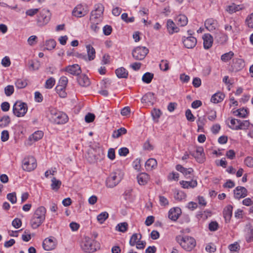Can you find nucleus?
<instances>
[{
    "instance_id": "3",
    "label": "nucleus",
    "mask_w": 253,
    "mask_h": 253,
    "mask_svg": "<svg viewBox=\"0 0 253 253\" xmlns=\"http://www.w3.org/2000/svg\"><path fill=\"white\" fill-rule=\"evenodd\" d=\"M124 176L123 172L117 169L110 174L106 181V185L108 188H113L119 184Z\"/></svg>"
},
{
    "instance_id": "15",
    "label": "nucleus",
    "mask_w": 253,
    "mask_h": 253,
    "mask_svg": "<svg viewBox=\"0 0 253 253\" xmlns=\"http://www.w3.org/2000/svg\"><path fill=\"white\" fill-rule=\"evenodd\" d=\"M85 5L82 4L77 5L73 9V15L77 17H81L87 13V10L84 8Z\"/></svg>"
},
{
    "instance_id": "49",
    "label": "nucleus",
    "mask_w": 253,
    "mask_h": 253,
    "mask_svg": "<svg viewBox=\"0 0 253 253\" xmlns=\"http://www.w3.org/2000/svg\"><path fill=\"white\" fill-rule=\"evenodd\" d=\"M65 88H66L59 86H56L55 88L56 91L61 97L64 98L66 97V93L65 92Z\"/></svg>"
},
{
    "instance_id": "21",
    "label": "nucleus",
    "mask_w": 253,
    "mask_h": 253,
    "mask_svg": "<svg viewBox=\"0 0 253 253\" xmlns=\"http://www.w3.org/2000/svg\"><path fill=\"white\" fill-rule=\"evenodd\" d=\"M167 28L168 33L170 35L178 33L179 31V28L175 25V23L171 19H169L167 21Z\"/></svg>"
},
{
    "instance_id": "60",
    "label": "nucleus",
    "mask_w": 253,
    "mask_h": 253,
    "mask_svg": "<svg viewBox=\"0 0 253 253\" xmlns=\"http://www.w3.org/2000/svg\"><path fill=\"white\" fill-rule=\"evenodd\" d=\"M1 65L4 67H9L11 64L10 58L8 56H5L1 60Z\"/></svg>"
},
{
    "instance_id": "29",
    "label": "nucleus",
    "mask_w": 253,
    "mask_h": 253,
    "mask_svg": "<svg viewBox=\"0 0 253 253\" xmlns=\"http://www.w3.org/2000/svg\"><path fill=\"white\" fill-rule=\"evenodd\" d=\"M180 184L183 188H194L197 186V182L196 180H192L190 181L182 180Z\"/></svg>"
},
{
    "instance_id": "61",
    "label": "nucleus",
    "mask_w": 253,
    "mask_h": 253,
    "mask_svg": "<svg viewBox=\"0 0 253 253\" xmlns=\"http://www.w3.org/2000/svg\"><path fill=\"white\" fill-rule=\"evenodd\" d=\"M218 224L216 221L211 222L209 225V230L211 231H214L217 230Z\"/></svg>"
},
{
    "instance_id": "17",
    "label": "nucleus",
    "mask_w": 253,
    "mask_h": 253,
    "mask_svg": "<svg viewBox=\"0 0 253 253\" xmlns=\"http://www.w3.org/2000/svg\"><path fill=\"white\" fill-rule=\"evenodd\" d=\"M234 195L236 199L243 198L247 195V190L244 187L238 186L234 190Z\"/></svg>"
},
{
    "instance_id": "11",
    "label": "nucleus",
    "mask_w": 253,
    "mask_h": 253,
    "mask_svg": "<svg viewBox=\"0 0 253 253\" xmlns=\"http://www.w3.org/2000/svg\"><path fill=\"white\" fill-rule=\"evenodd\" d=\"M36 160L33 157L29 156L24 159L22 168L24 170L31 171L36 169Z\"/></svg>"
},
{
    "instance_id": "7",
    "label": "nucleus",
    "mask_w": 253,
    "mask_h": 253,
    "mask_svg": "<svg viewBox=\"0 0 253 253\" xmlns=\"http://www.w3.org/2000/svg\"><path fill=\"white\" fill-rule=\"evenodd\" d=\"M50 119L57 124H64L68 121V117L66 114L55 109H51L50 111Z\"/></svg>"
},
{
    "instance_id": "10",
    "label": "nucleus",
    "mask_w": 253,
    "mask_h": 253,
    "mask_svg": "<svg viewBox=\"0 0 253 253\" xmlns=\"http://www.w3.org/2000/svg\"><path fill=\"white\" fill-rule=\"evenodd\" d=\"M141 235L140 234L134 233L130 237L129 244L130 246H134L137 249H143L146 245V242L143 241H141Z\"/></svg>"
},
{
    "instance_id": "52",
    "label": "nucleus",
    "mask_w": 253,
    "mask_h": 253,
    "mask_svg": "<svg viewBox=\"0 0 253 253\" xmlns=\"http://www.w3.org/2000/svg\"><path fill=\"white\" fill-rule=\"evenodd\" d=\"M14 90V86L12 85H7L4 88V92L6 96H9L13 93Z\"/></svg>"
},
{
    "instance_id": "50",
    "label": "nucleus",
    "mask_w": 253,
    "mask_h": 253,
    "mask_svg": "<svg viewBox=\"0 0 253 253\" xmlns=\"http://www.w3.org/2000/svg\"><path fill=\"white\" fill-rule=\"evenodd\" d=\"M122 19L126 23H131L134 21V17L133 16L128 17L126 13H124L121 15Z\"/></svg>"
},
{
    "instance_id": "47",
    "label": "nucleus",
    "mask_w": 253,
    "mask_h": 253,
    "mask_svg": "<svg viewBox=\"0 0 253 253\" xmlns=\"http://www.w3.org/2000/svg\"><path fill=\"white\" fill-rule=\"evenodd\" d=\"M15 86L18 88H23L26 86L27 83L25 80L18 79L15 83Z\"/></svg>"
},
{
    "instance_id": "22",
    "label": "nucleus",
    "mask_w": 253,
    "mask_h": 253,
    "mask_svg": "<svg viewBox=\"0 0 253 253\" xmlns=\"http://www.w3.org/2000/svg\"><path fill=\"white\" fill-rule=\"evenodd\" d=\"M192 155L195 158L198 162L200 163L204 162L205 158L204 154V149L203 148V147H197L196 153H193Z\"/></svg>"
},
{
    "instance_id": "8",
    "label": "nucleus",
    "mask_w": 253,
    "mask_h": 253,
    "mask_svg": "<svg viewBox=\"0 0 253 253\" xmlns=\"http://www.w3.org/2000/svg\"><path fill=\"white\" fill-rule=\"evenodd\" d=\"M97 242L88 237H85L81 245L82 249L85 252L93 253L96 250Z\"/></svg>"
},
{
    "instance_id": "19",
    "label": "nucleus",
    "mask_w": 253,
    "mask_h": 253,
    "mask_svg": "<svg viewBox=\"0 0 253 253\" xmlns=\"http://www.w3.org/2000/svg\"><path fill=\"white\" fill-rule=\"evenodd\" d=\"M206 28L210 31H213L218 26V23L216 20L209 18L206 20L205 22Z\"/></svg>"
},
{
    "instance_id": "4",
    "label": "nucleus",
    "mask_w": 253,
    "mask_h": 253,
    "mask_svg": "<svg viewBox=\"0 0 253 253\" xmlns=\"http://www.w3.org/2000/svg\"><path fill=\"white\" fill-rule=\"evenodd\" d=\"M104 7L102 4L97 3L94 6V10L91 12L90 17V22H101L103 19V14Z\"/></svg>"
},
{
    "instance_id": "56",
    "label": "nucleus",
    "mask_w": 253,
    "mask_h": 253,
    "mask_svg": "<svg viewBox=\"0 0 253 253\" xmlns=\"http://www.w3.org/2000/svg\"><path fill=\"white\" fill-rule=\"evenodd\" d=\"M31 239L30 232L29 230H25L22 235V239L25 242H28Z\"/></svg>"
},
{
    "instance_id": "12",
    "label": "nucleus",
    "mask_w": 253,
    "mask_h": 253,
    "mask_svg": "<svg viewBox=\"0 0 253 253\" xmlns=\"http://www.w3.org/2000/svg\"><path fill=\"white\" fill-rule=\"evenodd\" d=\"M50 13L47 10L43 9L40 13L37 18V23L40 26L46 24L50 20Z\"/></svg>"
},
{
    "instance_id": "2",
    "label": "nucleus",
    "mask_w": 253,
    "mask_h": 253,
    "mask_svg": "<svg viewBox=\"0 0 253 253\" xmlns=\"http://www.w3.org/2000/svg\"><path fill=\"white\" fill-rule=\"evenodd\" d=\"M176 240L181 247L186 251H191L196 245L195 240L193 237L188 236L177 237Z\"/></svg>"
},
{
    "instance_id": "36",
    "label": "nucleus",
    "mask_w": 253,
    "mask_h": 253,
    "mask_svg": "<svg viewBox=\"0 0 253 253\" xmlns=\"http://www.w3.org/2000/svg\"><path fill=\"white\" fill-rule=\"evenodd\" d=\"M235 116L240 118H246L248 114V110L245 108L238 109L233 112Z\"/></svg>"
},
{
    "instance_id": "20",
    "label": "nucleus",
    "mask_w": 253,
    "mask_h": 253,
    "mask_svg": "<svg viewBox=\"0 0 253 253\" xmlns=\"http://www.w3.org/2000/svg\"><path fill=\"white\" fill-rule=\"evenodd\" d=\"M181 213V209L179 208H173L171 209L169 212V219L175 221Z\"/></svg>"
},
{
    "instance_id": "32",
    "label": "nucleus",
    "mask_w": 253,
    "mask_h": 253,
    "mask_svg": "<svg viewBox=\"0 0 253 253\" xmlns=\"http://www.w3.org/2000/svg\"><path fill=\"white\" fill-rule=\"evenodd\" d=\"M175 169L177 171L181 172L185 176H187L188 175L191 174L193 171V170L192 168L186 169L180 165H176Z\"/></svg>"
},
{
    "instance_id": "46",
    "label": "nucleus",
    "mask_w": 253,
    "mask_h": 253,
    "mask_svg": "<svg viewBox=\"0 0 253 253\" xmlns=\"http://www.w3.org/2000/svg\"><path fill=\"white\" fill-rule=\"evenodd\" d=\"M159 66L161 70L167 71L169 69V62L168 60H162L159 64Z\"/></svg>"
},
{
    "instance_id": "41",
    "label": "nucleus",
    "mask_w": 253,
    "mask_h": 253,
    "mask_svg": "<svg viewBox=\"0 0 253 253\" xmlns=\"http://www.w3.org/2000/svg\"><path fill=\"white\" fill-rule=\"evenodd\" d=\"M126 129L124 127H121L117 130L114 131L112 134V137L115 138H118L122 135L126 133Z\"/></svg>"
},
{
    "instance_id": "59",
    "label": "nucleus",
    "mask_w": 253,
    "mask_h": 253,
    "mask_svg": "<svg viewBox=\"0 0 253 253\" xmlns=\"http://www.w3.org/2000/svg\"><path fill=\"white\" fill-rule=\"evenodd\" d=\"M37 39L36 36H31L28 39L27 42L30 45L33 46L37 42Z\"/></svg>"
},
{
    "instance_id": "37",
    "label": "nucleus",
    "mask_w": 253,
    "mask_h": 253,
    "mask_svg": "<svg viewBox=\"0 0 253 253\" xmlns=\"http://www.w3.org/2000/svg\"><path fill=\"white\" fill-rule=\"evenodd\" d=\"M116 74L117 76L119 78H126L128 75L127 71L123 67L117 69L116 70Z\"/></svg>"
},
{
    "instance_id": "23",
    "label": "nucleus",
    "mask_w": 253,
    "mask_h": 253,
    "mask_svg": "<svg viewBox=\"0 0 253 253\" xmlns=\"http://www.w3.org/2000/svg\"><path fill=\"white\" fill-rule=\"evenodd\" d=\"M204 47L205 49H209L212 45L213 39L209 34H206L203 36Z\"/></svg>"
},
{
    "instance_id": "44",
    "label": "nucleus",
    "mask_w": 253,
    "mask_h": 253,
    "mask_svg": "<svg viewBox=\"0 0 253 253\" xmlns=\"http://www.w3.org/2000/svg\"><path fill=\"white\" fill-rule=\"evenodd\" d=\"M234 56V53L232 51H229L224 53L221 56V59L223 62H226L230 60Z\"/></svg>"
},
{
    "instance_id": "55",
    "label": "nucleus",
    "mask_w": 253,
    "mask_h": 253,
    "mask_svg": "<svg viewBox=\"0 0 253 253\" xmlns=\"http://www.w3.org/2000/svg\"><path fill=\"white\" fill-rule=\"evenodd\" d=\"M246 23L249 28H253V13L247 17Z\"/></svg>"
},
{
    "instance_id": "54",
    "label": "nucleus",
    "mask_w": 253,
    "mask_h": 253,
    "mask_svg": "<svg viewBox=\"0 0 253 253\" xmlns=\"http://www.w3.org/2000/svg\"><path fill=\"white\" fill-rule=\"evenodd\" d=\"M68 83V79L66 77H62L60 78L58 84L57 86L66 88Z\"/></svg>"
},
{
    "instance_id": "57",
    "label": "nucleus",
    "mask_w": 253,
    "mask_h": 253,
    "mask_svg": "<svg viewBox=\"0 0 253 253\" xmlns=\"http://www.w3.org/2000/svg\"><path fill=\"white\" fill-rule=\"evenodd\" d=\"M7 198L12 204H15L16 203L17 198L15 192L8 194L7 195Z\"/></svg>"
},
{
    "instance_id": "30",
    "label": "nucleus",
    "mask_w": 253,
    "mask_h": 253,
    "mask_svg": "<svg viewBox=\"0 0 253 253\" xmlns=\"http://www.w3.org/2000/svg\"><path fill=\"white\" fill-rule=\"evenodd\" d=\"M145 168L147 170H151L157 168V162L153 158L149 159L145 163Z\"/></svg>"
},
{
    "instance_id": "16",
    "label": "nucleus",
    "mask_w": 253,
    "mask_h": 253,
    "mask_svg": "<svg viewBox=\"0 0 253 253\" xmlns=\"http://www.w3.org/2000/svg\"><path fill=\"white\" fill-rule=\"evenodd\" d=\"M64 71L72 75H79L81 73V69L78 64L69 65L65 68Z\"/></svg>"
},
{
    "instance_id": "24",
    "label": "nucleus",
    "mask_w": 253,
    "mask_h": 253,
    "mask_svg": "<svg viewBox=\"0 0 253 253\" xmlns=\"http://www.w3.org/2000/svg\"><path fill=\"white\" fill-rule=\"evenodd\" d=\"M150 179L149 175L145 173L142 172L139 174L137 176V180L138 184L140 185L146 184Z\"/></svg>"
},
{
    "instance_id": "64",
    "label": "nucleus",
    "mask_w": 253,
    "mask_h": 253,
    "mask_svg": "<svg viewBox=\"0 0 253 253\" xmlns=\"http://www.w3.org/2000/svg\"><path fill=\"white\" fill-rule=\"evenodd\" d=\"M159 202L162 206H166L169 205L168 200L163 196H159Z\"/></svg>"
},
{
    "instance_id": "34",
    "label": "nucleus",
    "mask_w": 253,
    "mask_h": 253,
    "mask_svg": "<svg viewBox=\"0 0 253 253\" xmlns=\"http://www.w3.org/2000/svg\"><path fill=\"white\" fill-rule=\"evenodd\" d=\"M87 53V59L89 61L93 60L95 57V49L90 44L86 45Z\"/></svg>"
},
{
    "instance_id": "43",
    "label": "nucleus",
    "mask_w": 253,
    "mask_h": 253,
    "mask_svg": "<svg viewBox=\"0 0 253 253\" xmlns=\"http://www.w3.org/2000/svg\"><path fill=\"white\" fill-rule=\"evenodd\" d=\"M52 183L51 184V188L54 190H57L61 185V182L56 179L55 177H53L51 179Z\"/></svg>"
},
{
    "instance_id": "31",
    "label": "nucleus",
    "mask_w": 253,
    "mask_h": 253,
    "mask_svg": "<svg viewBox=\"0 0 253 253\" xmlns=\"http://www.w3.org/2000/svg\"><path fill=\"white\" fill-rule=\"evenodd\" d=\"M244 66V60L240 58H236L233 60L232 67L236 71H239Z\"/></svg>"
},
{
    "instance_id": "51",
    "label": "nucleus",
    "mask_w": 253,
    "mask_h": 253,
    "mask_svg": "<svg viewBox=\"0 0 253 253\" xmlns=\"http://www.w3.org/2000/svg\"><path fill=\"white\" fill-rule=\"evenodd\" d=\"M40 62L38 61L34 62L32 61L29 63V69L30 70H38L40 68Z\"/></svg>"
},
{
    "instance_id": "42",
    "label": "nucleus",
    "mask_w": 253,
    "mask_h": 253,
    "mask_svg": "<svg viewBox=\"0 0 253 253\" xmlns=\"http://www.w3.org/2000/svg\"><path fill=\"white\" fill-rule=\"evenodd\" d=\"M109 214L106 211L100 213L97 216V220L99 223L102 224L108 218Z\"/></svg>"
},
{
    "instance_id": "58",
    "label": "nucleus",
    "mask_w": 253,
    "mask_h": 253,
    "mask_svg": "<svg viewBox=\"0 0 253 253\" xmlns=\"http://www.w3.org/2000/svg\"><path fill=\"white\" fill-rule=\"evenodd\" d=\"M228 249L231 252H238L240 250V246L237 242L230 245Z\"/></svg>"
},
{
    "instance_id": "39",
    "label": "nucleus",
    "mask_w": 253,
    "mask_h": 253,
    "mask_svg": "<svg viewBox=\"0 0 253 253\" xmlns=\"http://www.w3.org/2000/svg\"><path fill=\"white\" fill-rule=\"evenodd\" d=\"M153 77L154 74L153 73L146 72L143 75L142 80L145 83L149 84L152 81Z\"/></svg>"
},
{
    "instance_id": "35",
    "label": "nucleus",
    "mask_w": 253,
    "mask_h": 253,
    "mask_svg": "<svg viewBox=\"0 0 253 253\" xmlns=\"http://www.w3.org/2000/svg\"><path fill=\"white\" fill-rule=\"evenodd\" d=\"M175 21L177 25L180 26H185L188 23L187 17L185 15L183 14H180L177 16Z\"/></svg>"
},
{
    "instance_id": "1",
    "label": "nucleus",
    "mask_w": 253,
    "mask_h": 253,
    "mask_svg": "<svg viewBox=\"0 0 253 253\" xmlns=\"http://www.w3.org/2000/svg\"><path fill=\"white\" fill-rule=\"evenodd\" d=\"M46 210L43 206L38 208L33 215L30 224L33 229L38 228L45 220Z\"/></svg>"
},
{
    "instance_id": "14",
    "label": "nucleus",
    "mask_w": 253,
    "mask_h": 253,
    "mask_svg": "<svg viewBox=\"0 0 253 253\" xmlns=\"http://www.w3.org/2000/svg\"><path fill=\"white\" fill-rule=\"evenodd\" d=\"M182 42L185 47L193 48L197 44V39L193 36H184L182 38Z\"/></svg>"
},
{
    "instance_id": "40",
    "label": "nucleus",
    "mask_w": 253,
    "mask_h": 253,
    "mask_svg": "<svg viewBox=\"0 0 253 253\" xmlns=\"http://www.w3.org/2000/svg\"><path fill=\"white\" fill-rule=\"evenodd\" d=\"M10 123V119L9 116L5 115L0 118V126L4 127L7 126Z\"/></svg>"
},
{
    "instance_id": "5",
    "label": "nucleus",
    "mask_w": 253,
    "mask_h": 253,
    "mask_svg": "<svg viewBox=\"0 0 253 253\" xmlns=\"http://www.w3.org/2000/svg\"><path fill=\"white\" fill-rule=\"evenodd\" d=\"M228 120L230 122L228 126L233 130L247 129L250 125L249 121L247 120L241 121L234 118H229Z\"/></svg>"
},
{
    "instance_id": "13",
    "label": "nucleus",
    "mask_w": 253,
    "mask_h": 253,
    "mask_svg": "<svg viewBox=\"0 0 253 253\" xmlns=\"http://www.w3.org/2000/svg\"><path fill=\"white\" fill-rule=\"evenodd\" d=\"M56 245L57 241L53 237L45 238L42 243L43 248L46 251H51L54 249Z\"/></svg>"
},
{
    "instance_id": "63",
    "label": "nucleus",
    "mask_w": 253,
    "mask_h": 253,
    "mask_svg": "<svg viewBox=\"0 0 253 253\" xmlns=\"http://www.w3.org/2000/svg\"><path fill=\"white\" fill-rule=\"evenodd\" d=\"M9 139V132L7 130H3L1 133V140L3 142H5Z\"/></svg>"
},
{
    "instance_id": "25",
    "label": "nucleus",
    "mask_w": 253,
    "mask_h": 253,
    "mask_svg": "<svg viewBox=\"0 0 253 253\" xmlns=\"http://www.w3.org/2000/svg\"><path fill=\"white\" fill-rule=\"evenodd\" d=\"M78 83L81 86L83 87H87L90 84L89 79L84 74H82L78 78Z\"/></svg>"
},
{
    "instance_id": "18",
    "label": "nucleus",
    "mask_w": 253,
    "mask_h": 253,
    "mask_svg": "<svg viewBox=\"0 0 253 253\" xmlns=\"http://www.w3.org/2000/svg\"><path fill=\"white\" fill-rule=\"evenodd\" d=\"M43 132L42 131L38 130L31 134L28 138V144L31 145L34 142L37 141L42 138Z\"/></svg>"
},
{
    "instance_id": "38",
    "label": "nucleus",
    "mask_w": 253,
    "mask_h": 253,
    "mask_svg": "<svg viewBox=\"0 0 253 253\" xmlns=\"http://www.w3.org/2000/svg\"><path fill=\"white\" fill-rule=\"evenodd\" d=\"M56 45V42L55 40L50 39L47 40L45 42V48L48 50H50L55 48Z\"/></svg>"
},
{
    "instance_id": "48",
    "label": "nucleus",
    "mask_w": 253,
    "mask_h": 253,
    "mask_svg": "<svg viewBox=\"0 0 253 253\" xmlns=\"http://www.w3.org/2000/svg\"><path fill=\"white\" fill-rule=\"evenodd\" d=\"M55 80L53 78H50L48 80H46L45 84V87L46 88L50 89L55 84Z\"/></svg>"
},
{
    "instance_id": "28",
    "label": "nucleus",
    "mask_w": 253,
    "mask_h": 253,
    "mask_svg": "<svg viewBox=\"0 0 253 253\" xmlns=\"http://www.w3.org/2000/svg\"><path fill=\"white\" fill-rule=\"evenodd\" d=\"M243 8L242 5H237L235 3H232L231 5H227L226 7L225 10L230 14L235 13Z\"/></svg>"
},
{
    "instance_id": "62",
    "label": "nucleus",
    "mask_w": 253,
    "mask_h": 253,
    "mask_svg": "<svg viewBox=\"0 0 253 253\" xmlns=\"http://www.w3.org/2000/svg\"><path fill=\"white\" fill-rule=\"evenodd\" d=\"M245 165L250 168H253V158L247 157L244 161Z\"/></svg>"
},
{
    "instance_id": "27",
    "label": "nucleus",
    "mask_w": 253,
    "mask_h": 253,
    "mask_svg": "<svg viewBox=\"0 0 253 253\" xmlns=\"http://www.w3.org/2000/svg\"><path fill=\"white\" fill-rule=\"evenodd\" d=\"M232 210L233 207L231 205H228L224 209L223 213L226 222L230 221L232 214Z\"/></svg>"
},
{
    "instance_id": "26",
    "label": "nucleus",
    "mask_w": 253,
    "mask_h": 253,
    "mask_svg": "<svg viewBox=\"0 0 253 253\" xmlns=\"http://www.w3.org/2000/svg\"><path fill=\"white\" fill-rule=\"evenodd\" d=\"M141 102L143 103L153 104L155 101V97L153 93L149 92L145 94L141 98Z\"/></svg>"
},
{
    "instance_id": "6",
    "label": "nucleus",
    "mask_w": 253,
    "mask_h": 253,
    "mask_svg": "<svg viewBox=\"0 0 253 253\" xmlns=\"http://www.w3.org/2000/svg\"><path fill=\"white\" fill-rule=\"evenodd\" d=\"M13 114L17 117H23L28 111V106L26 103L21 101H17L12 108Z\"/></svg>"
},
{
    "instance_id": "53",
    "label": "nucleus",
    "mask_w": 253,
    "mask_h": 253,
    "mask_svg": "<svg viewBox=\"0 0 253 253\" xmlns=\"http://www.w3.org/2000/svg\"><path fill=\"white\" fill-rule=\"evenodd\" d=\"M179 178V174L175 172H172L168 176V179L169 181H178Z\"/></svg>"
},
{
    "instance_id": "33",
    "label": "nucleus",
    "mask_w": 253,
    "mask_h": 253,
    "mask_svg": "<svg viewBox=\"0 0 253 253\" xmlns=\"http://www.w3.org/2000/svg\"><path fill=\"white\" fill-rule=\"evenodd\" d=\"M225 97V95L221 92H217L213 94L211 97V101L213 103H218L221 102Z\"/></svg>"
},
{
    "instance_id": "45",
    "label": "nucleus",
    "mask_w": 253,
    "mask_h": 253,
    "mask_svg": "<svg viewBox=\"0 0 253 253\" xmlns=\"http://www.w3.org/2000/svg\"><path fill=\"white\" fill-rule=\"evenodd\" d=\"M128 224L126 222H122L118 224L116 228L118 231L125 232L127 229Z\"/></svg>"
},
{
    "instance_id": "9",
    "label": "nucleus",
    "mask_w": 253,
    "mask_h": 253,
    "mask_svg": "<svg viewBox=\"0 0 253 253\" xmlns=\"http://www.w3.org/2000/svg\"><path fill=\"white\" fill-rule=\"evenodd\" d=\"M149 50L144 46H137L132 51L133 58L137 60H143L148 53Z\"/></svg>"
}]
</instances>
